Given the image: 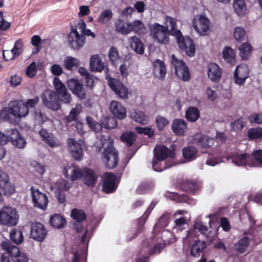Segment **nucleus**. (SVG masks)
<instances>
[{"label":"nucleus","mask_w":262,"mask_h":262,"mask_svg":"<svg viewBox=\"0 0 262 262\" xmlns=\"http://www.w3.org/2000/svg\"><path fill=\"white\" fill-rule=\"evenodd\" d=\"M227 160H231V162L238 166H247L257 167L262 166V149L254 151L252 156L247 153H232L226 157Z\"/></svg>","instance_id":"nucleus-1"},{"label":"nucleus","mask_w":262,"mask_h":262,"mask_svg":"<svg viewBox=\"0 0 262 262\" xmlns=\"http://www.w3.org/2000/svg\"><path fill=\"white\" fill-rule=\"evenodd\" d=\"M114 140L108 136H102L101 144L103 151L102 159L105 166L110 169L115 168L119 162L118 153L113 146Z\"/></svg>","instance_id":"nucleus-2"},{"label":"nucleus","mask_w":262,"mask_h":262,"mask_svg":"<svg viewBox=\"0 0 262 262\" xmlns=\"http://www.w3.org/2000/svg\"><path fill=\"white\" fill-rule=\"evenodd\" d=\"M174 157V151L173 150L168 149L164 145H157L155 147L154 151V158L152 160L153 169L158 172H161L164 169L174 165L172 163H164L162 165L161 162L165 160L168 157L173 158Z\"/></svg>","instance_id":"nucleus-3"},{"label":"nucleus","mask_w":262,"mask_h":262,"mask_svg":"<svg viewBox=\"0 0 262 262\" xmlns=\"http://www.w3.org/2000/svg\"><path fill=\"white\" fill-rule=\"evenodd\" d=\"M9 141H11L14 146L20 149L24 148L27 144L25 139L17 129H8L5 134L0 131V144L5 145Z\"/></svg>","instance_id":"nucleus-4"},{"label":"nucleus","mask_w":262,"mask_h":262,"mask_svg":"<svg viewBox=\"0 0 262 262\" xmlns=\"http://www.w3.org/2000/svg\"><path fill=\"white\" fill-rule=\"evenodd\" d=\"M150 35L153 40L161 44H166L169 42L168 29L157 23L148 25Z\"/></svg>","instance_id":"nucleus-5"},{"label":"nucleus","mask_w":262,"mask_h":262,"mask_svg":"<svg viewBox=\"0 0 262 262\" xmlns=\"http://www.w3.org/2000/svg\"><path fill=\"white\" fill-rule=\"evenodd\" d=\"M18 220L19 215L15 208L4 206L0 209V224L9 227L14 226Z\"/></svg>","instance_id":"nucleus-6"},{"label":"nucleus","mask_w":262,"mask_h":262,"mask_svg":"<svg viewBox=\"0 0 262 262\" xmlns=\"http://www.w3.org/2000/svg\"><path fill=\"white\" fill-rule=\"evenodd\" d=\"M86 123L95 132H99L102 130L103 127L110 129L115 128L117 125V121L116 118L111 117H106L104 120L102 121V124L98 123L90 116L86 118Z\"/></svg>","instance_id":"nucleus-7"},{"label":"nucleus","mask_w":262,"mask_h":262,"mask_svg":"<svg viewBox=\"0 0 262 262\" xmlns=\"http://www.w3.org/2000/svg\"><path fill=\"white\" fill-rule=\"evenodd\" d=\"M192 26L198 34L205 36L210 32V21L204 15H196L193 18Z\"/></svg>","instance_id":"nucleus-8"},{"label":"nucleus","mask_w":262,"mask_h":262,"mask_svg":"<svg viewBox=\"0 0 262 262\" xmlns=\"http://www.w3.org/2000/svg\"><path fill=\"white\" fill-rule=\"evenodd\" d=\"M41 99L43 105L51 110L57 111L61 108L58 95L55 91L50 90L45 91L41 95Z\"/></svg>","instance_id":"nucleus-9"},{"label":"nucleus","mask_w":262,"mask_h":262,"mask_svg":"<svg viewBox=\"0 0 262 262\" xmlns=\"http://www.w3.org/2000/svg\"><path fill=\"white\" fill-rule=\"evenodd\" d=\"M1 246L2 249L6 251L1 255V262H14L13 256H16L19 253L18 248L7 241L3 242Z\"/></svg>","instance_id":"nucleus-10"},{"label":"nucleus","mask_w":262,"mask_h":262,"mask_svg":"<svg viewBox=\"0 0 262 262\" xmlns=\"http://www.w3.org/2000/svg\"><path fill=\"white\" fill-rule=\"evenodd\" d=\"M30 191L34 207L43 210H46L48 204L47 195L33 186L31 187Z\"/></svg>","instance_id":"nucleus-11"},{"label":"nucleus","mask_w":262,"mask_h":262,"mask_svg":"<svg viewBox=\"0 0 262 262\" xmlns=\"http://www.w3.org/2000/svg\"><path fill=\"white\" fill-rule=\"evenodd\" d=\"M196 230H198L205 237H208L210 233L208 227L204 225L200 220L198 219L193 225V228L188 232L185 238L184 239L185 243L190 244L191 242L190 239L196 237Z\"/></svg>","instance_id":"nucleus-12"},{"label":"nucleus","mask_w":262,"mask_h":262,"mask_svg":"<svg viewBox=\"0 0 262 262\" xmlns=\"http://www.w3.org/2000/svg\"><path fill=\"white\" fill-rule=\"evenodd\" d=\"M172 63L174 67L175 73L179 78L183 81H187L190 78V73L188 67L185 63L174 55L172 56Z\"/></svg>","instance_id":"nucleus-13"},{"label":"nucleus","mask_w":262,"mask_h":262,"mask_svg":"<svg viewBox=\"0 0 262 262\" xmlns=\"http://www.w3.org/2000/svg\"><path fill=\"white\" fill-rule=\"evenodd\" d=\"M191 143L196 145L202 149H207L214 144V139L208 136L197 133L190 137Z\"/></svg>","instance_id":"nucleus-14"},{"label":"nucleus","mask_w":262,"mask_h":262,"mask_svg":"<svg viewBox=\"0 0 262 262\" xmlns=\"http://www.w3.org/2000/svg\"><path fill=\"white\" fill-rule=\"evenodd\" d=\"M85 37L77 31L76 28H72V31L68 35V42L74 49L79 50L84 45Z\"/></svg>","instance_id":"nucleus-15"},{"label":"nucleus","mask_w":262,"mask_h":262,"mask_svg":"<svg viewBox=\"0 0 262 262\" xmlns=\"http://www.w3.org/2000/svg\"><path fill=\"white\" fill-rule=\"evenodd\" d=\"M179 47L181 50L184 51L186 54L192 57L194 55L195 48L193 40L189 37H182V35L177 37Z\"/></svg>","instance_id":"nucleus-16"},{"label":"nucleus","mask_w":262,"mask_h":262,"mask_svg":"<svg viewBox=\"0 0 262 262\" xmlns=\"http://www.w3.org/2000/svg\"><path fill=\"white\" fill-rule=\"evenodd\" d=\"M47 230L41 223H35L31 225L30 237L38 242H42L46 237Z\"/></svg>","instance_id":"nucleus-17"},{"label":"nucleus","mask_w":262,"mask_h":262,"mask_svg":"<svg viewBox=\"0 0 262 262\" xmlns=\"http://www.w3.org/2000/svg\"><path fill=\"white\" fill-rule=\"evenodd\" d=\"M0 188L5 195H10L15 191L14 185L9 181L8 174L0 169Z\"/></svg>","instance_id":"nucleus-18"},{"label":"nucleus","mask_w":262,"mask_h":262,"mask_svg":"<svg viewBox=\"0 0 262 262\" xmlns=\"http://www.w3.org/2000/svg\"><path fill=\"white\" fill-rule=\"evenodd\" d=\"M68 86L72 93L80 99L86 98V94L83 84L77 80L71 79L68 81Z\"/></svg>","instance_id":"nucleus-19"},{"label":"nucleus","mask_w":262,"mask_h":262,"mask_svg":"<svg viewBox=\"0 0 262 262\" xmlns=\"http://www.w3.org/2000/svg\"><path fill=\"white\" fill-rule=\"evenodd\" d=\"M249 69L246 64H240L237 66L234 73L235 82L239 85H243L246 79L249 76Z\"/></svg>","instance_id":"nucleus-20"},{"label":"nucleus","mask_w":262,"mask_h":262,"mask_svg":"<svg viewBox=\"0 0 262 262\" xmlns=\"http://www.w3.org/2000/svg\"><path fill=\"white\" fill-rule=\"evenodd\" d=\"M108 84L112 90L120 98H127L128 90L119 80L110 78L108 80Z\"/></svg>","instance_id":"nucleus-21"},{"label":"nucleus","mask_w":262,"mask_h":262,"mask_svg":"<svg viewBox=\"0 0 262 262\" xmlns=\"http://www.w3.org/2000/svg\"><path fill=\"white\" fill-rule=\"evenodd\" d=\"M116 180L115 174L112 173H105L103 177L102 189L103 191L107 193L114 192L117 188Z\"/></svg>","instance_id":"nucleus-22"},{"label":"nucleus","mask_w":262,"mask_h":262,"mask_svg":"<svg viewBox=\"0 0 262 262\" xmlns=\"http://www.w3.org/2000/svg\"><path fill=\"white\" fill-rule=\"evenodd\" d=\"M68 144L72 156L77 161L82 160L83 156V151L81 144L77 142L75 139H69Z\"/></svg>","instance_id":"nucleus-23"},{"label":"nucleus","mask_w":262,"mask_h":262,"mask_svg":"<svg viewBox=\"0 0 262 262\" xmlns=\"http://www.w3.org/2000/svg\"><path fill=\"white\" fill-rule=\"evenodd\" d=\"M39 134L41 139L50 147L53 148L60 146V142L53 135L46 129H41Z\"/></svg>","instance_id":"nucleus-24"},{"label":"nucleus","mask_w":262,"mask_h":262,"mask_svg":"<svg viewBox=\"0 0 262 262\" xmlns=\"http://www.w3.org/2000/svg\"><path fill=\"white\" fill-rule=\"evenodd\" d=\"M142 244L143 247H144L146 246L147 248L148 247H151L154 245V247L151 249L149 248L147 250V251H149L150 254L160 253L165 246V243L162 241L160 242H158L157 243H155V241L151 238L147 239L143 241Z\"/></svg>","instance_id":"nucleus-25"},{"label":"nucleus","mask_w":262,"mask_h":262,"mask_svg":"<svg viewBox=\"0 0 262 262\" xmlns=\"http://www.w3.org/2000/svg\"><path fill=\"white\" fill-rule=\"evenodd\" d=\"M90 68L94 72H101L104 71L107 73L108 69L102 62L99 55L95 54L91 56L90 59Z\"/></svg>","instance_id":"nucleus-26"},{"label":"nucleus","mask_w":262,"mask_h":262,"mask_svg":"<svg viewBox=\"0 0 262 262\" xmlns=\"http://www.w3.org/2000/svg\"><path fill=\"white\" fill-rule=\"evenodd\" d=\"M110 110L116 118L123 119L126 117V109L121 104L116 101H113L110 104Z\"/></svg>","instance_id":"nucleus-27"},{"label":"nucleus","mask_w":262,"mask_h":262,"mask_svg":"<svg viewBox=\"0 0 262 262\" xmlns=\"http://www.w3.org/2000/svg\"><path fill=\"white\" fill-rule=\"evenodd\" d=\"M153 73L155 76L159 79L162 80L165 78L166 70L163 61L157 59L152 63Z\"/></svg>","instance_id":"nucleus-28"},{"label":"nucleus","mask_w":262,"mask_h":262,"mask_svg":"<svg viewBox=\"0 0 262 262\" xmlns=\"http://www.w3.org/2000/svg\"><path fill=\"white\" fill-rule=\"evenodd\" d=\"M82 172L79 167L72 165L66 167L64 169L63 173L67 178L70 179L72 181H75L82 176Z\"/></svg>","instance_id":"nucleus-29"},{"label":"nucleus","mask_w":262,"mask_h":262,"mask_svg":"<svg viewBox=\"0 0 262 262\" xmlns=\"http://www.w3.org/2000/svg\"><path fill=\"white\" fill-rule=\"evenodd\" d=\"M222 70L216 63H211L208 66V76L213 82L219 81L221 77Z\"/></svg>","instance_id":"nucleus-30"},{"label":"nucleus","mask_w":262,"mask_h":262,"mask_svg":"<svg viewBox=\"0 0 262 262\" xmlns=\"http://www.w3.org/2000/svg\"><path fill=\"white\" fill-rule=\"evenodd\" d=\"M166 27L169 28L170 31L169 33L172 36H176L177 37H179L181 35V32L179 29H178L177 25V20L171 16H166L165 17Z\"/></svg>","instance_id":"nucleus-31"},{"label":"nucleus","mask_w":262,"mask_h":262,"mask_svg":"<svg viewBox=\"0 0 262 262\" xmlns=\"http://www.w3.org/2000/svg\"><path fill=\"white\" fill-rule=\"evenodd\" d=\"M129 117L135 121L142 124H147L148 118L143 112L132 109L129 111Z\"/></svg>","instance_id":"nucleus-32"},{"label":"nucleus","mask_w":262,"mask_h":262,"mask_svg":"<svg viewBox=\"0 0 262 262\" xmlns=\"http://www.w3.org/2000/svg\"><path fill=\"white\" fill-rule=\"evenodd\" d=\"M82 176L84 183L88 186H94L96 181L97 177L95 172L89 168H85L82 172Z\"/></svg>","instance_id":"nucleus-33"},{"label":"nucleus","mask_w":262,"mask_h":262,"mask_svg":"<svg viewBox=\"0 0 262 262\" xmlns=\"http://www.w3.org/2000/svg\"><path fill=\"white\" fill-rule=\"evenodd\" d=\"M129 41L130 48L136 53L142 55L144 52V47L142 41L137 36H132L129 38Z\"/></svg>","instance_id":"nucleus-34"},{"label":"nucleus","mask_w":262,"mask_h":262,"mask_svg":"<svg viewBox=\"0 0 262 262\" xmlns=\"http://www.w3.org/2000/svg\"><path fill=\"white\" fill-rule=\"evenodd\" d=\"M187 129L186 122L183 119H177L172 122V131L178 135L183 136Z\"/></svg>","instance_id":"nucleus-35"},{"label":"nucleus","mask_w":262,"mask_h":262,"mask_svg":"<svg viewBox=\"0 0 262 262\" xmlns=\"http://www.w3.org/2000/svg\"><path fill=\"white\" fill-rule=\"evenodd\" d=\"M132 31L139 35L145 34L147 32L144 24L139 19L134 20L130 23V32Z\"/></svg>","instance_id":"nucleus-36"},{"label":"nucleus","mask_w":262,"mask_h":262,"mask_svg":"<svg viewBox=\"0 0 262 262\" xmlns=\"http://www.w3.org/2000/svg\"><path fill=\"white\" fill-rule=\"evenodd\" d=\"M116 31L122 34L127 35L130 33V23L122 19H118L115 24Z\"/></svg>","instance_id":"nucleus-37"},{"label":"nucleus","mask_w":262,"mask_h":262,"mask_svg":"<svg viewBox=\"0 0 262 262\" xmlns=\"http://www.w3.org/2000/svg\"><path fill=\"white\" fill-rule=\"evenodd\" d=\"M206 247V244L205 242L196 241L191 247V255L194 257H199Z\"/></svg>","instance_id":"nucleus-38"},{"label":"nucleus","mask_w":262,"mask_h":262,"mask_svg":"<svg viewBox=\"0 0 262 262\" xmlns=\"http://www.w3.org/2000/svg\"><path fill=\"white\" fill-rule=\"evenodd\" d=\"M50 223L51 224L57 228H62L66 225V220L59 214H55L50 217Z\"/></svg>","instance_id":"nucleus-39"},{"label":"nucleus","mask_w":262,"mask_h":262,"mask_svg":"<svg viewBox=\"0 0 262 262\" xmlns=\"http://www.w3.org/2000/svg\"><path fill=\"white\" fill-rule=\"evenodd\" d=\"M250 239L247 236H244L235 245V250L240 253H243L246 251L247 248L249 245Z\"/></svg>","instance_id":"nucleus-40"},{"label":"nucleus","mask_w":262,"mask_h":262,"mask_svg":"<svg viewBox=\"0 0 262 262\" xmlns=\"http://www.w3.org/2000/svg\"><path fill=\"white\" fill-rule=\"evenodd\" d=\"M183 156L185 159L192 160L195 158V155L198 153V149L193 146H188L183 149Z\"/></svg>","instance_id":"nucleus-41"},{"label":"nucleus","mask_w":262,"mask_h":262,"mask_svg":"<svg viewBox=\"0 0 262 262\" xmlns=\"http://www.w3.org/2000/svg\"><path fill=\"white\" fill-rule=\"evenodd\" d=\"M186 118L190 122H195L200 117V112L196 107H189L186 112Z\"/></svg>","instance_id":"nucleus-42"},{"label":"nucleus","mask_w":262,"mask_h":262,"mask_svg":"<svg viewBox=\"0 0 262 262\" xmlns=\"http://www.w3.org/2000/svg\"><path fill=\"white\" fill-rule=\"evenodd\" d=\"M10 237L12 242L18 245L21 244L24 241L23 232L19 229L15 228L11 231Z\"/></svg>","instance_id":"nucleus-43"},{"label":"nucleus","mask_w":262,"mask_h":262,"mask_svg":"<svg viewBox=\"0 0 262 262\" xmlns=\"http://www.w3.org/2000/svg\"><path fill=\"white\" fill-rule=\"evenodd\" d=\"M82 109V106L81 104H76L75 107L71 110L69 115L66 117V120L69 122L76 120Z\"/></svg>","instance_id":"nucleus-44"},{"label":"nucleus","mask_w":262,"mask_h":262,"mask_svg":"<svg viewBox=\"0 0 262 262\" xmlns=\"http://www.w3.org/2000/svg\"><path fill=\"white\" fill-rule=\"evenodd\" d=\"M121 140L127 146H131L136 140V134L130 132H125L121 135Z\"/></svg>","instance_id":"nucleus-45"},{"label":"nucleus","mask_w":262,"mask_h":262,"mask_svg":"<svg viewBox=\"0 0 262 262\" xmlns=\"http://www.w3.org/2000/svg\"><path fill=\"white\" fill-rule=\"evenodd\" d=\"M233 8L236 14L243 16L246 10V5L244 0H233Z\"/></svg>","instance_id":"nucleus-46"},{"label":"nucleus","mask_w":262,"mask_h":262,"mask_svg":"<svg viewBox=\"0 0 262 262\" xmlns=\"http://www.w3.org/2000/svg\"><path fill=\"white\" fill-rule=\"evenodd\" d=\"M113 17V12L110 9H105L100 14L97 21L101 24H105L110 21Z\"/></svg>","instance_id":"nucleus-47"},{"label":"nucleus","mask_w":262,"mask_h":262,"mask_svg":"<svg viewBox=\"0 0 262 262\" xmlns=\"http://www.w3.org/2000/svg\"><path fill=\"white\" fill-rule=\"evenodd\" d=\"M223 56L226 62L231 64L234 63L235 54L231 48L226 47L223 51Z\"/></svg>","instance_id":"nucleus-48"},{"label":"nucleus","mask_w":262,"mask_h":262,"mask_svg":"<svg viewBox=\"0 0 262 262\" xmlns=\"http://www.w3.org/2000/svg\"><path fill=\"white\" fill-rule=\"evenodd\" d=\"M0 118L5 121L12 122L15 117H13V114L11 111L10 108L5 107L0 112Z\"/></svg>","instance_id":"nucleus-49"},{"label":"nucleus","mask_w":262,"mask_h":262,"mask_svg":"<svg viewBox=\"0 0 262 262\" xmlns=\"http://www.w3.org/2000/svg\"><path fill=\"white\" fill-rule=\"evenodd\" d=\"M64 66L66 69L72 70L79 66V60L76 58L69 56L64 59Z\"/></svg>","instance_id":"nucleus-50"},{"label":"nucleus","mask_w":262,"mask_h":262,"mask_svg":"<svg viewBox=\"0 0 262 262\" xmlns=\"http://www.w3.org/2000/svg\"><path fill=\"white\" fill-rule=\"evenodd\" d=\"M252 46L248 43L242 44L239 48V54L243 60H246L250 55Z\"/></svg>","instance_id":"nucleus-51"},{"label":"nucleus","mask_w":262,"mask_h":262,"mask_svg":"<svg viewBox=\"0 0 262 262\" xmlns=\"http://www.w3.org/2000/svg\"><path fill=\"white\" fill-rule=\"evenodd\" d=\"M71 216L77 222H81L86 219V215L83 210L74 209L71 212Z\"/></svg>","instance_id":"nucleus-52"},{"label":"nucleus","mask_w":262,"mask_h":262,"mask_svg":"<svg viewBox=\"0 0 262 262\" xmlns=\"http://www.w3.org/2000/svg\"><path fill=\"white\" fill-rule=\"evenodd\" d=\"M72 183L69 181L64 180L60 179L56 184L57 190L60 191H67L72 186Z\"/></svg>","instance_id":"nucleus-53"},{"label":"nucleus","mask_w":262,"mask_h":262,"mask_svg":"<svg viewBox=\"0 0 262 262\" xmlns=\"http://www.w3.org/2000/svg\"><path fill=\"white\" fill-rule=\"evenodd\" d=\"M23 42L21 39H19L14 43V47L11 50L14 57H18L23 51Z\"/></svg>","instance_id":"nucleus-54"},{"label":"nucleus","mask_w":262,"mask_h":262,"mask_svg":"<svg viewBox=\"0 0 262 262\" xmlns=\"http://www.w3.org/2000/svg\"><path fill=\"white\" fill-rule=\"evenodd\" d=\"M248 136L251 139H256L262 137V128L257 127L250 129L248 132Z\"/></svg>","instance_id":"nucleus-55"},{"label":"nucleus","mask_w":262,"mask_h":262,"mask_svg":"<svg viewBox=\"0 0 262 262\" xmlns=\"http://www.w3.org/2000/svg\"><path fill=\"white\" fill-rule=\"evenodd\" d=\"M53 84L58 94L67 91L65 85L58 77H55L54 78Z\"/></svg>","instance_id":"nucleus-56"},{"label":"nucleus","mask_w":262,"mask_h":262,"mask_svg":"<svg viewBox=\"0 0 262 262\" xmlns=\"http://www.w3.org/2000/svg\"><path fill=\"white\" fill-rule=\"evenodd\" d=\"M20 105V101H11L9 105V107L10 108L13 114V117L15 118H20V114L18 113Z\"/></svg>","instance_id":"nucleus-57"},{"label":"nucleus","mask_w":262,"mask_h":262,"mask_svg":"<svg viewBox=\"0 0 262 262\" xmlns=\"http://www.w3.org/2000/svg\"><path fill=\"white\" fill-rule=\"evenodd\" d=\"M245 124L246 122L243 121V119L240 118L236 120L233 122H231L230 126L232 130L235 132H239L244 128Z\"/></svg>","instance_id":"nucleus-58"},{"label":"nucleus","mask_w":262,"mask_h":262,"mask_svg":"<svg viewBox=\"0 0 262 262\" xmlns=\"http://www.w3.org/2000/svg\"><path fill=\"white\" fill-rule=\"evenodd\" d=\"M184 185L186 191L189 192H194L198 190L200 187L198 183L192 181H187L185 183Z\"/></svg>","instance_id":"nucleus-59"},{"label":"nucleus","mask_w":262,"mask_h":262,"mask_svg":"<svg viewBox=\"0 0 262 262\" xmlns=\"http://www.w3.org/2000/svg\"><path fill=\"white\" fill-rule=\"evenodd\" d=\"M239 216L241 221L242 222L247 220L250 223V226L251 227L255 223V221H253V218L246 210L241 211L239 212Z\"/></svg>","instance_id":"nucleus-60"},{"label":"nucleus","mask_w":262,"mask_h":262,"mask_svg":"<svg viewBox=\"0 0 262 262\" xmlns=\"http://www.w3.org/2000/svg\"><path fill=\"white\" fill-rule=\"evenodd\" d=\"M58 97V101H60L65 104H70L72 101L71 95L68 91L60 93L57 95Z\"/></svg>","instance_id":"nucleus-61"},{"label":"nucleus","mask_w":262,"mask_h":262,"mask_svg":"<svg viewBox=\"0 0 262 262\" xmlns=\"http://www.w3.org/2000/svg\"><path fill=\"white\" fill-rule=\"evenodd\" d=\"M245 31L240 27H236L234 31V37L238 41H242L245 35Z\"/></svg>","instance_id":"nucleus-62"},{"label":"nucleus","mask_w":262,"mask_h":262,"mask_svg":"<svg viewBox=\"0 0 262 262\" xmlns=\"http://www.w3.org/2000/svg\"><path fill=\"white\" fill-rule=\"evenodd\" d=\"M110 60L113 64L118 60L119 56L117 50L114 47H111L108 52Z\"/></svg>","instance_id":"nucleus-63"},{"label":"nucleus","mask_w":262,"mask_h":262,"mask_svg":"<svg viewBox=\"0 0 262 262\" xmlns=\"http://www.w3.org/2000/svg\"><path fill=\"white\" fill-rule=\"evenodd\" d=\"M37 73L36 63L35 61L32 62L26 70V75L30 77H33Z\"/></svg>","instance_id":"nucleus-64"}]
</instances>
